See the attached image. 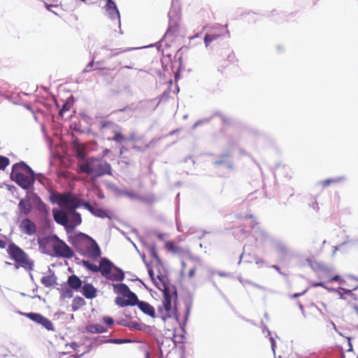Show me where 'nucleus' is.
Masks as SVG:
<instances>
[{
  "mask_svg": "<svg viewBox=\"0 0 358 358\" xmlns=\"http://www.w3.org/2000/svg\"><path fill=\"white\" fill-rule=\"evenodd\" d=\"M299 306L301 309H303V306L301 304H300Z\"/></svg>",
  "mask_w": 358,
  "mask_h": 358,
  "instance_id": "obj_54",
  "label": "nucleus"
},
{
  "mask_svg": "<svg viewBox=\"0 0 358 358\" xmlns=\"http://www.w3.org/2000/svg\"><path fill=\"white\" fill-rule=\"evenodd\" d=\"M78 172L89 175L93 174L96 178H98L104 175H112V169L109 163L92 158L79 164Z\"/></svg>",
  "mask_w": 358,
  "mask_h": 358,
  "instance_id": "obj_4",
  "label": "nucleus"
},
{
  "mask_svg": "<svg viewBox=\"0 0 358 358\" xmlns=\"http://www.w3.org/2000/svg\"><path fill=\"white\" fill-rule=\"evenodd\" d=\"M124 148H122L121 150H120V154L122 153V150H123Z\"/></svg>",
  "mask_w": 358,
  "mask_h": 358,
  "instance_id": "obj_53",
  "label": "nucleus"
},
{
  "mask_svg": "<svg viewBox=\"0 0 358 358\" xmlns=\"http://www.w3.org/2000/svg\"><path fill=\"white\" fill-rule=\"evenodd\" d=\"M176 299V296H174L169 292L166 291L164 292L162 304L158 308L159 313L163 320L165 321L166 319L172 317H177L176 306L175 301H173Z\"/></svg>",
  "mask_w": 358,
  "mask_h": 358,
  "instance_id": "obj_6",
  "label": "nucleus"
},
{
  "mask_svg": "<svg viewBox=\"0 0 358 358\" xmlns=\"http://www.w3.org/2000/svg\"><path fill=\"white\" fill-rule=\"evenodd\" d=\"M68 285L73 289H78L82 286V280L76 275H70L67 280Z\"/></svg>",
  "mask_w": 358,
  "mask_h": 358,
  "instance_id": "obj_23",
  "label": "nucleus"
},
{
  "mask_svg": "<svg viewBox=\"0 0 358 358\" xmlns=\"http://www.w3.org/2000/svg\"><path fill=\"white\" fill-rule=\"evenodd\" d=\"M18 227L22 234L29 236L35 235L37 231L36 224L29 217L23 218L20 222Z\"/></svg>",
  "mask_w": 358,
  "mask_h": 358,
  "instance_id": "obj_10",
  "label": "nucleus"
},
{
  "mask_svg": "<svg viewBox=\"0 0 358 358\" xmlns=\"http://www.w3.org/2000/svg\"><path fill=\"white\" fill-rule=\"evenodd\" d=\"M148 252L150 255V256L155 259V260L156 261V262L157 263V264L159 265H162V262L161 261V259L160 257H159L158 255V253H157V247H156V245L155 243H152L151 245H150L148 248Z\"/></svg>",
  "mask_w": 358,
  "mask_h": 358,
  "instance_id": "obj_26",
  "label": "nucleus"
},
{
  "mask_svg": "<svg viewBox=\"0 0 358 358\" xmlns=\"http://www.w3.org/2000/svg\"><path fill=\"white\" fill-rule=\"evenodd\" d=\"M83 265L87 268L89 270L93 271V272H99V266H96L95 264H91L90 262L88 261H83Z\"/></svg>",
  "mask_w": 358,
  "mask_h": 358,
  "instance_id": "obj_33",
  "label": "nucleus"
},
{
  "mask_svg": "<svg viewBox=\"0 0 358 358\" xmlns=\"http://www.w3.org/2000/svg\"><path fill=\"white\" fill-rule=\"evenodd\" d=\"M41 282L45 287H51L57 284V278L54 273H52L50 275L43 276L41 280Z\"/></svg>",
  "mask_w": 358,
  "mask_h": 358,
  "instance_id": "obj_21",
  "label": "nucleus"
},
{
  "mask_svg": "<svg viewBox=\"0 0 358 358\" xmlns=\"http://www.w3.org/2000/svg\"><path fill=\"white\" fill-rule=\"evenodd\" d=\"M52 215L55 221L62 226L67 227L69 217L67 214L61 210L54 208L52 210Z\"/></svg>",
  "mask_w": 358,
  "mask_h": 358,
  "instance_id": "obj_14",
  "label": "nucleus"
},
{
  "mask_svg": "<svg viewBox=\"0 0 358 358\" xmlns=\"http://www.w3.org/2000/svg\"><path fill=\"white\" fill-rule=\"evenodd\" d=\"M105 9L110 17L112 19H118L120 18V15L119 10L115 3V2L112 0H106V4L105 6Z\"/></svg>",
  "mask_w": 358,
  "mask_h": 358,
  "instance_id": "obj_17",
  "label": "nucleus"
},
{
  "mask_svg": "<svg viewBox=\"0 0 358 358\" xmlns=\"http://www.w3.org/2000/svg\"><path fill=\"white\" fill-rule=\"evenodd\" d=\"M113 266V263L110 260L106 258H102L99 262V270L101 274L106 277L110 273Z\"/></svg>",
  "mask_w": 358,
  "mask_h": 358,
  "instance_id": "obj_18",
  "label": "nucleus"
},
{
  "mask_svg": "<svg viewBox=\"0 0 358 358\" xmlns=\"http://www.w3.org/2000/svg\"><path fill=\"white\" fill-rule=\"evenodd\" d=\"M101 49L102 50H106V51H109V52H108L106 54V57H113V56H115L117 55V54L120 53V52H125L127 50H120L119 52H113L112 50H108L106 46H103L101 48Z\"/></svg>",
  "mask_w": 358,
  "mask_h": 358,
  "instance_id": "obj_35",
  "label": "nucleus"
},
{
  "mask_svg": "<svg viewBox=\"0 0 358 358\" xmlns=\"http://www.w3.org/2000/svg\"><path fill=\"white\" fill-rule=\"evenodd\" d=\"M86 329L88 332L92 334H99L107 331V328L103 327L101 324H90L86 327Z\"/></svg>",
  "mask_w": 358,
  "mask_h": 358,
  "instance_id": "obj_25",
  "label": "nucleus"
},
{
  "mask_svg": "<svg viewBox=\"0 0 358 358\" xmlns=\"http://www.w3.org/2000/svg\"><path fill=\"white\" fill-rule=\"evenodd\" d=\"M54 2L57 3L58 0H53Z\"/></svg>",
  "mask_w": 358,
  "mask_h": 358,
  "instance_id": "obj_55",
  "label": "nucleus"
},
{
  "mask_svg": "<svg viewBox=\"0 0 358 358\" xmlns=\"http://www.w3.org/2000/svg\"><path fill=\"white\" fill-rule=\"evenodd\" d=\"M222 121L223 124H224L225 125H230L231 124V119L226 117H222Z\"/></svg>",
  "mask_w": 358,
  "mask_h": 358,
  "instance_id": "obj_41",
  "label": "nucleus"
},
{
  "mask_svg": "<svg viewBox=\"0 0 358 358\" xmlns=\"http://www.w3.org/2000/svg\"><path fill=\"white\" fill-rule=\"evenodd\" d=\"M23 315L30 319L31 321L41 325L48 331H54V325L52 322L41 314L36 313H23Z\"/></svg>",
  "mask_w": 358,
  "mask_h": 358,
  "instance_id": "obj_9",
  "label": "nucleus"
},
{
  "mask_svg": "<svg viewBox=\"0 0 358 358\" xmlns=\"http://www.w3.org/2000/svg\"><path fill=\"white\" fill-rule=\"evenodd\" d=\"M231 57L232 59L235 58V55L232 53L229 56V58Z\"/></svg>",
  "mask_w": 358,
  "mask_h": 358,
  "instance_id": "obj_51",
  "label": "nucleus"
},
{
  "mask_svg": "<svg viewBox=\"0 0 358 358\" xmlns=\"http://www.w3.org/2000/svg\"><path fill=\"white\" fill-rule=\"evenodd\" d=\"M58 205L68 211L74 210L81 206L80 199L73 194H58L56 196Z\"/></svg>",
  "mask_w": 358,
  "mask_h": 358,
  "instance_id": "obj_8",
  "label": "nucleus"
},
{
  "mask_svg": "<svg viewBox=\"0 0 358 358\" xmlns=\"http://www.w3.org/2000/svg\"><path fill=\"white\" fill-rule=\"evenodd\" d=\"M93 64H94V62L92 61V62H90V63L87 65V68H88V67H90H90H92Z\"/></svg>",
  "mask_w": 358,
  "mask_h": 358,
  "instance_id": "obj_50",
  "label": "nucleus"
},
{
  "mask_svg": "<svg viewBox=\"0 0 358 358\" xmlns=\"http://www.w3.org/2000/svg\"><path fill=\"white\" fill-rule=\"evenodd\" d=\"M307 291H308V289H304L303 292H300V293H296V294H293V295L292 296V298H296V297H298V296H301V295H303V294H305Z\"/></svg>",
  "mask_w": 358,
  "mask_h": 358,
  "instance_id": "obj_44",
  "label": "nucleus"
},
{
  "mask_svg": "<svg viewBox=\"0 0 358 358\" xmlns=\"http://www.w3.org/2000/svg\"><path fill=\"white\" fill-rule=\"evenodd\" d=\"M145 358H150V357L148 355H147Z\"/></svg>",
  "mask_w": 358,
  "mask_h": 358,
  "instance_id": "obj_56",
  "label": "nucleus"
},
{
  "mask_svg": "<svg viewBox=\"0 0 358 358\" xmlns=\"http://www.w3.org/2000/svg\"><path fill=\"white\" fill-rule=\"evenodd\" d=\"M164 247L168 252H171L172 254L176 255L182 256V255L188 254L189 252V251L188 250L185 249L178 245H176L172 241H167L165 243Z\"/></svg>",
  "mask_w": 358,
  "mask_h": 358,
  "instance_id": "obj_12",
  "label": "nucleus"
},
{
  "mask_svg": "<svg viewBox=\"0 0 358 358\" xmlns=\"http://www.w3.org/2000/svg\"><path fill=\"white\" fill-rule=\"evenodd\" d=\"M357 358H358V357H357Z\"/></svg>",
  "mask_w": 358,
  "mask_h": 358,
  "instance_id": "obj_58",
  "label": "nucleus"
},
{
  "mask_svg": "<svg viewBox=\"0 0 358 358\" xmlns=\"http://www.w3.org/2000/svg\"><path fill=\"white\" fill-rule=\"evenodd\" d=\"M313 287H322L326 288V286L324 285V282H315L312 284Z\"/></svg>",
  "mask_w": 358,
  "mask_h": 358,
  "instance_id": "obj_42",
  "label": "nucleus"
},
{
  "mask_svg": "<svg viewBox=\"0 0 358 358\" xmlns=\"http://www.w3.org/2000/svg\"><path fill=\"white\" fill-rule=\"evenodd\" d=\"M36 209L43 217V220L46 223H49L50 220V208L45 203L40 197L36 198Z\"/></svg>",
  "mask_w": 358,
  "mask_h": 358,
  "instance_id": "obj_11",
  "label": "nucleus"
},
{
  "mask_svg": "<svg viewBox=\"0 0 358 358\" xmlns=\"http://www.w3.org/2000/svg\"><path fill=\"white\" fill-rule=\"evenodd\" d=\"M166 358H169V355H167V356H166Z\"/></svg>",
  "mask_w": 358,
  "mask_h": 358,
  "instance_id": "obj_57",
  "label": "nucleus"
},
{
  "mask_svg": "<svg viewBox=\"0 0 358 358\" xmlns=\"http://www.w3.org/2000/svg\"><path fill=\"white\" fill-rule=\"evenodd\" d=\"M103 321L108 325H112L114 322L113 319L110 317H104Z\"/></svg>",
  "mask_w": 358,
  "mask_h": 358,
  "instance_id": "obj_39",
  "label": "nucleus"
},
{
  "mask_svg": "<svg viewBox=\"0 0 358 358\" xmlns=\"http://www.w3.org/2000/svg\"><path fill=\"white\" fill-rule=\"evenodd\" d=\"M63 296L67 298H71L73 296V292L69 289H66L63 292Z\"/></svg>",
  "mask_w": 358,
  "mask_h": 358,
  "instance_id": "obj_38",
  "label": "nucleus"
},
{
  "mask_svg": "<svg viewBox=\"0 0 358 358\" xmlns=\"http://www.w3.org/2000/svg\"><path fill=\"white\" fill-rule=\"evenodd\" d=\"M69 110V106H67L66 104H64L63 106H62V108L59 111V115H63V113L66 110Z\"/></svg>",
  "mask_w": 358,
  "mask_h": 358,
  "instance_id": "obj_43",
  "label": "nucleus"
},
{
  "mask_svg": "<svg viewBox=\"0 0 358 358\" xmlns=\"http://www.w3.org/2000/svg\"><path fill=\"white\" fill-rule=\"evenodd\" d=\"M108 343H115V344H122L129 342V340L126 339H109L107 341Z\"/></svg>",
  "mask_w": 358,
  "mask_h": 358,
  "instance_id": "obj_36",
  "label": "nucleus"
},
{
  "mask_svg": "<svg viewBox=\"0 0 358 358\" xmlns=\"http://www.w3.org/2000/svg\"><path fill=\"white\" fill-rule=\"evenodd\" d=\"M6 246V242L3 241V239L0 238V248L3 249Z\"/></svg>",
  "mask_w": 358,
  "mask_h": 358,
  "instance_id": "obj_45",
  "label": "nucleus"
},
{
  "mask_svg": "<svg viewBox=\"0 0 358 358\" xmlns=\"http://www.w3.org/2000/svg\"><path fill=\"white\" fill-rule=\"evenodd\" d=\"M270 340H271V344H272V348H273L274 345H275L274 339L273 338H271Z\"/></svg>",
  "mask_w": 358,
  "mask_h": 358,
  "instance_id": "obj_49",
  "label": "nucleus"
},
{
  "mask_svg": "<svg viewBox=\"0 0 358 358\" xmlns=\"http://www.w3.org/2000/svg\"><path fill=\"white\" fill-rule=\"evenodd\" d=\"M320 279L323 280L327 282H332L337 281L339 283V289L342 291L340 292V297L343 299H352L357 300L355 294L353 291L358 289V281L352 278H347L345 279H341L338 275H331L330 272L323 273L321 271L320 276Z\"/></svg>",
  "mask_w": 358,
  "mask_h": 358,
  "instance_id": "obj_2",
  "label": "nucleus"
},
{
  "mask_svg": "<svg viewBox=\"0 0 358 358\" xmlns=\"http://www.w3.org/2000/svg\"><path fill=\"white\" fill-rule=\"evenodd\" d=\"M10 178L24 189H29L35 181L34 171L23 162L13 166Z\"/></svg>",
  "mask_w": 358,
  "mask_h": 358,
  "instance_id": "obj_3",
  "label": "nucleus"
},
{
  "mask_svg": "<svg viewBox=\"0 0 358 358\" xmlns=\"http://www.w3.org/2000/svg\"><path fill=\"white\" fill-rule=\"evenodd\" d=\"M10 257L14 260L16 264L25 269L31 270L33 262L30 260L27 254L24 252L19 246L15 243H10L7 250Z\"/></svg>",
  "mask_w": 358,
  "mask_h": 358,
  "instance_id": "obj_5",
  "label": "nucleus"
},
{
  "mask_svg": "<svg viewBox=\"0 0 358 358\" xmlns=\"http://www.w3.org/2000/svg\"><path fill=\"white\" fill-rule=\"evenodd\" d=\"M45 8L49 10V11H51V12H53V10H52V8H56L58 6L57 3L56 4H50V3H45Z\"/></svg>",
  "mask_w": 358,
  "mask_h": 358,
  "instance_id": "obj_40",
  "label": "nucleus"
},
{
  "mask_svg": "<svg viewBox=\"0 0 358 358\" xmlns=\"http://www.w3.org/2000/svg\"><path fill=\"white\" fill-rule=\"evenodd\" d=\"M131 327L137 329L139 327V324L138 323H136V322H134V323H132Z\"/></svg>",
  "mask_w": 358,
  "mask_h": 358,
  "instance_id": "obj_47",
  "label": "nucleus"
},
{
  "mask_svg": "<svg viewBox=\"0 0 358 358\" xmlns=\"http://www.w3.org/2000/svg\"><path fill=\"white\" fill-rule=\"evenodd\" d=\"M197 271V266H194L192 268H191L188 273H187V276L189 278H192L194 277L195 275V273L196 271Z\"/></svg>",
  "mask_w": 358,
  "mask_h": 358,
  "instance_id": "obj_37",
  "label": "nucleus"
},
{
  "mask_svg": "<svg viewBox=\"0 0 358 358\" xmlns=\"http://www.w3.org/2000/svg\"><path fill=\"white\" fill-rule=\"evenodd\" d=\"M116 124H115L114 122H110V121H104V122H101V129H109V130H111L112 128H113V127Z\"/></svg>",
  "mask_w": 358,
  "mask_h": 358,
  "instance_id": "obj_34",
  "label": "nucleus"
},
{
  "mask_svg": "<svg viewBox=\"0 0 358 358\" xmlns=\"http://www.w3.org/2000/svg\"><path fill=\"white\" fill-rule=\"evenodd\" d=\"M110 131L113 134V136L108 137V141L122 143L126 140V138L122 133V128L119 125L115 124Z\"/></svg>",
  "mask_w": 358,
  "mask_h": 358,
  "instance_id": "obj_16",
  "label": "nucleus"
},
{
  "mask_svg": "<svg viewBox=\"0 0 358 358\" xmlns=\"http://www.w3.org/2000/svg\"><path fill=\"white\" fill-rule=\"evenodd\" d=\"M52 248L57 257L71 259L73 257V250L56 235L51 237Z\"/></svg>",
  "mask_w": 358,
  "mask_h": 358,
  "instance_id": "obj_7",
  "label": "nucleus"
},
{
  "mask_svg": "<svg viewBox=\"0 0 358 358\" xmlns=\"http://www.w3.org/2000/svg\"><path fill=\"white\" fill-rule=\"evenodd\" d=\"M60 358H78V357H76L75 356L73 355H68L66 353H63V355L62 357H61Z\"/></svg>",
  "mask_w": 358,
  "mask_h": 358,
  "instance_id": "obj_46",
  "label": "nucleus"
},
{
  "mask_svg": "<svg viewBox=\"0 0 358 358\" xmlns=\"http://www.w3.org/2000/svg\"><path fill=\"white\" fill-rule=\"evenodd\" d=\"M90 243L86 246V252L88 256L91 258H97L100 257L101 252L99 246L92 238H90Z\"/></svg>",
  "mask_w": 358,
  "mask_h": 358,
  "instance_id": "obj_13",
  "label": "nucleus"
},
{
  "mask_svg": "<svg viewBox=\"0 0 358 358\" xmlns=\"http://www.w3.org/2000/svg\"><path fill=\"white\" fill-rule=\"evenodd\" d=\"M141 258H142V260L143 261V262L145 264V266L147 267V269H148V274H149L150 278L152 280H154V276H155L154 271H153L152 266H150V264H149V263H148L146 262L145 255L143 254L141 255Z\"/></svg>",
  "mask_w": 358,
  "mask_h": 358,
  "instance_id": "obj_29",
  "label": "nucleus"
},
{
  "mask_svg": "<svg viewBox=\"0 0 358 358\" xmlns=\"http://www.w3.org/2000/svg\"><path fill=\"white\" fill-rule=\"evenodd\" d=\"M83 206L88 210L90 213H92L93 215L99 217H104L106 215V213L104 210L101 208H94L91 204H90L87 202H85L83 204Z\"/></svg>",
  "mask_w": 358,
  "mask_h": 358,
  "instance_id": "obj_22",
  "label": "nucleus"
},
{
  "mask_svg": "<svg viewBox=\"0 0 358 358\" xmlns=\"http://www.w3.org/2000/svg\"><path fill=\"white\" fill-rule=\"evenodd\" d=\"M114 292L120 295L115 298V303L120 307H125L129 306L137 305L138 308L145 314L151 317H155V310L152 306L149 303L138 301V297L135 293L131 292L129 287L123 283L113 285Z\"/></svg>",
  "mask_w": 358,
  "mask_h": 358,
  "instance_id": "obj_1",
  "label": "nucleus"
},
{
  "mask_svg": "<svg viewBox=\"0 0 358 358\" xmlns=\"http://www.w3.org/2000/svg\"><path fill=\"white\" fill-rule=\"evenodd\" d=\"M273 267L276 271H279L280 268H279V267H278V266H273Z\"/></svg>",
  "mask_w": 358,
  "mask_h": 358,
  "instance_id": "obj_52",
  "label": "nucleus"
},
{
  "mask_svg": "<svg viewBox=\"0 0 358 358\" xmlns=\"http://www.w3.org/2000/svg\"><path fill=\"white\" fill-rule=\"evenodd\" d=\"M220 37V35L217 34H206L204 37V43L206 46H208L209 43L216 39H217Z\"/></svg>",
  "mask_w": 358,
  "mask_h": 358,
  "instance_id": "obj_31",
  "label": "nucleus"
},
{
  "mask_svg": "<svg viewBox=\"0 0 358 358\" xmlns=\"http://www.w3.org/2000/svg\"><path fill=\"white\" fill-rule=\"evenodd\" d=\"M110 152V150L109 149H105L103 152V156H106L109 152Z\"/></svg>",
  "mask_w": 358,
  "mask_h": 358,
  "instance_id": "obj_48",
  "label": "nucleus"
},
{
  "mask_svg": "<svg viewBox=\"0 0 358 358\" xmlns=\"http://www.w3.org/2000/svg\"><path fill=\"white\" fill-rule=\"evenodd\" d=\"M85 301L83 298L80 296H76L73 299L71 303V309L73 311H76L79 310L80 308L85 305Z\"/></svg>",
  "mask_w": 358,
  "mask_h": 358,
  "instance_id": "obj_27",
  "label": "nucleus"
},
{
  "mask_svg": "<svg viewBox=\"0 0 358 358\" xmlns=\"http://www.w3.org/2000/svg\"><path fill=\"white\" fill-rule=\"evenodd\" d=\"M115 269H116V272L113 273L110 276V280H113V281H122V280H123L124 278V272L121 269H120V268H115Z\"/></svg>",
  "mask_w": 358,
  "mask_h": 358,
  "instance_id": "obj_28",
  "label": "nucleus"
},
{
  "mask_svg": "<svg viewBox=\"0 0 358 358\" xmlns=\"http://www.w3.org/2000/svg\"><path fill=\"white\" fill-rule=\"evenodd\" d=\"M19 214L28 215L32 210L31 203L28 196L22 199L18 203Z\"/></svg>",
  "mask_w": 358,
  "mask_h": 358,
  "instance_id": "obj_15",
  "label": "nucleus"
},
{
  "mask_svg": "<svg viewBox=\"0 0 358 358\" xmlns=\"http://www.w3.org/2000/svg\"><path fill=\"white\" fill-rule=\"evenodd\" d=\"M10 164V159L4 156L0 155V170H4Z\"/></svg>",
  "mask_w": 358,
  "mask_h": 358,
  "instance_id": "obj_32",
  "label": "nucleus"
},
{
  "mask_svg": "<svg viewBox=\"0 0 358 358\" xmlns=\"http://www.w3.org/2000/svg\"><path fill=\"white\" fill-rule=\"evenodd\" d=\"M71 213V218L67 227L73 229L82 222L81 215L76 210L69 211Z\"/></svg>",
  "mask_w": 358,
  "mask_h": 358,
  "instance_id": "obj_20",
  "label": "nucleus"
},
{
  "mask_svg": "<svg viewBox=\"0 0 358 358\" xmlns=\"http://www.w3.org/2000/svg\"><path fill=\"white\" fill-rule=\"evenodd\" d=\"M74 148L76 153L77 158L80 159H85L87 156L86 148L84 144L74 143Z\"/></svg>",
  "mask_w": 358,
  "mask_h": 358,
  "instance_id": "obj_24",
  "label": "nucleus"
},
{
  "mask_svg": "<svg viewBox=\"0 0 358 358\" xmlns=\"http://www.w3.org/2000/svg\"><path fill=\"white\" fill-rule=\"evenodd\" d=\"M342 180H343L342 178L327 179V180H322L321 182V185H322V187H327L329 186L331 184L339 182Z\"/></svg>",
  "mask_w": 358,
  "mask_h": 358,
  "instance_id": "obj_30",
  "label": "nucleus"
},
{
  "mask_svg": "<svg viewBox=\"0 0 358 358\" xmlns=\"http://www.w3.org/2000/svg\"><path fill=\"white\" fill-rule=\"evenodd\" d=\"M82 293L85 298L92 299L96 296L97 290L92 284L86 283L83 287Z\"/></svg>",
  "mask_w": 358,
  "mask_h": 358,
  "instance_id": "obj_19",
  "label": "nucleus"
}]
</instances>
